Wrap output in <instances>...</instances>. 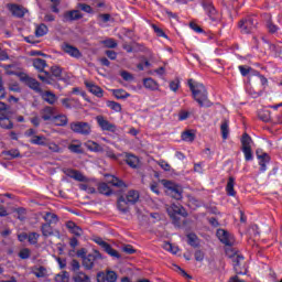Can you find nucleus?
<instances>
[{
	"label": "nucleus",
	"mask_w": 282,
	"mask_h": 282,
	"mask_svg": "<svg viewBox=\"0 0 282 282\" xmlns=\"http://www.w3.org/2000/svg\"><path fill=\"white\" fill-rule=\"evenodd\" d=\"M187 86L192 91V97L197 102L199 107L210 108L213 107V101L208 99V89L204 84L191 78L187 80Z\"/></svg>",
	"instance_id": "f257e3e1"
},
{
	"label": "nucleus",
	"mask_w": 282,
	"mask_h": 282,
	"mask_svg": "<svg viewBox=\"0 0 282 282\" xmlns=\"http://www.w3.org/2000/svg\"><path fill=\"white\" fill-rule=\"evenodd\" d=\"M200 6L207 15L206 22L208 25H212V28H217L219 23H221V13L217 11L215 8V4L213 3V0H199Z\"/></svg>",
	"instance_id": "f03ea898"
},
{
	"label": "nucleus",
	"mask_w": 282,
	"mask_h": 282,
	"mask_svg": "<svg viewBox=\"0 0 282 282\" xmlns=\"http://www.w3.org/2000/svg\"><path fill=\"white\" fill-rule=\"evenodd\" d=\"M37 78L45 85H54L56 80H63V68L61 66H52L51 73L44 72V75H37Z\"/></svg>",
	"instance_id": "7ed1b4c3"
},
{
	"label": "nucleus",
	"mask_w": 282,
	"mask_h": 282,
	"mask_svg": "<svg viewBox=\"0 0 282 282\" xmlns=\"http://www.w3.org/2000/svg\"><path fill=\"white\" fill-rule=\"evenodd\" d=\"M161 184L165 188V193L169 197L177 200L182 199V194L184 193L182 185L169 180H161Z\"/></svg>",
	"instance_id": "20e7f679"
},
{
	"label": "nucleus",
	"mask_w": 282,
	"mask_h": 282,
	"mask_svg": "<svg viewBox=\"0 0 282 282\" xmlns=\"http://www.w3.org/2000/svg\"><path fill=\"white\" fill-rule=\"evenodd\" d=\"M169 217L172 218L174 226H181L180 217H188L186 209L180 204L173 203L166 208Z\"/></svg>",
	"instance_id": "39448f33"
},
{
	"label": "nucleus",
	"mask_w": 282,
	"mask_h": 282,
	"mask_svg": "<svg viewBox=\"0 0 282 282\" xmlns=\"http://www.w3.org/2000/svg\"><path fill=\"white\" fill-rule=\"evenodd\" d=\"M229 259H231L232 261L236 274H239L241 276L248 274V264L246 263V258L242 254L232 253L229 254Z\"/></svg>",
	"instance_id": "423d86ee"
},
{
	"label": "nucleus",
	"mask_w": 282,
	"mask_h": 282,
	"mask_svg": "<svg viewBox=\"0 0 282 282\" xmlns=\"http://www.w3.org/2000/svg\"><path fill=\"white\" fill-rule=\"evenodd\" d=\"M241 151L245 155L246 162H252L254 155L252 154V138L248 133H243L241 138Z\"/></svg>",
	"instance_id": "0eeeda50"
},
{
	"label": "nucleus",
	"mask_w": 282,
	"mask_h": 282,
	"mask_svg": "<svg viewBox=\"0 0 282 282\" xmlns=\"http://www.w3.org/2000/svg\"><path fill=\"white\" fill-rule=\"evenodd\" d=\"M0 128L7 130L14 129V123L8 116V105L3 101H0Z\"/></svg>",
	"instance_id": "6e6552de"
},
{
	"label": "nucleus",
	"mask_w": 282,
	"mask_h": 282,
	"mask_svg": "<svg viewBox=\"0 0 282 282\" xmlns=\"http://www.w3.org/2000/svg\"><path fill=\"white\" fill-rule=\"evenodd\" d=\"M70 130L78 135H91V123L85 121H75L70 123Z\"/></svg>",
	"instance_id": "1a4fd4ad"
},
{
	"label": "nucleus",
	"mask_w": 282,
	"mask_h": 282,
	"mask_svg": "<svg viewBox=\"0 0 282 282\" xmlns=\"http://www.w3.org/2000/svg\"><path fill=\"white\" fill-rule=\"evenodd\" d=\"M102 259V254L99 251L95 250L91 253H88L87 257L83 259V265L86 270H93L94 265Z\"/></svg>",
	"instance_id": "9d476101"
},
{
	"label": "nucleus",
	"mask_w": 282,
	"mask_h": 282,
	"mask_svg": "<svg viewBox=\"0 0 282 282\" xmlns=\"http://www.w3.org/2000/svg\"><path fill=\"white\" fill-rule=\"evenodd\" d=\"M238 28L241 34H252L257 28V23H254V19L246 18L239 21Z\"/></svg>",
	"instance_id": "9b49d317"
},
{
	"label": "nucleus",
	"mask_w": 282,
	"mask_h": 282,
	"mask_svg": "<svg viewBox=\"0 0 282 282\" xmlns=\"http://www.w3.org/2000/svg\"><path fill=\"white\" fill-rule=\"evenodd\" d=\"M96 122L101 131H109L110 133L118 131V126L107 120L105 116H97Z\"/></svg>",
	"instance_id": "f8f14e48"
},
{
	"label": "nucleus",
	"mask_w": 282,
	"mask_h": 282,
	"mask_svg": "<svg viewBox=\"0 0 282 282\" xmlns=\"http://www.w3.org/2000/svg\"><path fill=\"white\" fill-rule=\"evenodd\" d=\"M256 155H257L258 164L260 166L259 172L265 173V171H268V165L270 164V160H272L270 158V154H268L267 152H263L262 150H257Z\"/></svg>",
	"instance_id": "ddd939ff"
},
{
	"label": "nucleus",
	"mask_w": 282,
	"mask_h": 282,
	"mask_svg": "<svg viewBox=\"0 0 282 282\" xmlns=\"http://www.w3.org/2000/svg\"><path fill=\"white\" fill-rule=\"evenodd\" d=\"M216 237L224 246H229V248L235 246V238H232V235L226 229H217Z\"/></svg>",
	"instance_id": "4468645a"
},
{
	"label": "nucleus",
	"mask_w": 282,
	"mask_h": 282,
	"mask_svg": "<svg viewBox=\"0 0 282 282\" xmlns=\"http://www.w3.org/2000/svg\"><path fill=\"white\" fill-rule=\"evenodd\" d=\"M62 50L63 52H65V54H68V56H70L72 58H83V53L80 52V50H78V47L69 43H64L62 45Z\"/></svg>",
	"instance_id": "2eb2a0df"
},
{
	"label": "nucleus",
	"mask_w": 282,
	"mask_h": 282,
	"mask_svg": "<svg viewBox=\"0 0 282 282\" xmlns=\"http://www.w3.org/2000/svg\"><path fill=\"white\" fill-rule=\"evenodd\" d=\"M20 80L26 85L33 91H41V83L35 78L30 77V75H24L20 77Z\"/></svg>",
	"instance_id": "dca6fc26"
},
{
	"label": "nucleus",
	"mask_w": 282,
	"mask_h": 282,
	"mask_svg": "<svg viewBox=\"0 0 282 282\" xmlns=\"http://www.w3.org/2000/svg\"><path fill=\"white\" fill-rule=\"evenodd\" d=\"M96 243H98V246H101L104 252H106L110 257H115V259L121 258L120 253L116 249H113V247H111V245H109L107 241L99 239L96 241Z\"/></svg>",
	"instance_id": "f3484780"
},
{
	"label": "nucleus",
	"mask_w": 282,
	"mask_h": 282,
	"mask_svg": "<svg viewBox=\"0 0 282 282\" xmlns=\"http://www.w3.org/2000/svg\"><path fill=\"white\" fill-rule=\"evenodd\" d=\"M56 109L52 106H46L44 107L40 113H41V119L44 120V122H48L50 120H54L56 117L55 115Z\"/></svg>",
	"instance_id": "a211bd4d"
},
{
	"label": "nucleus",
	"mask_w": 282,
	"mask_h": 282,
	"mask_svg": "<svg viewBox=\"0 0 282 282\" xmlns=\"http://www.w3.org/2000/svg\"><path fill=\"white\" fill-rule=\"evenodd\" d=\"M85 85L90 94L96 96L97 98H102L105 96V90L100 88V86L91 83V82H85Z\"/></svg>",
	"instance_id": "6ab92c4d"
},
{
	"label": "nucleus",
	"mask_w": 282,
	"mask_h": 282,
	"mask_svg": "<svg viewBox=\"0 0 282 282\" xmlns=\"http://www.w3.org/2000/svg\"><path fill=\"white\" fill-rule=\"evenodd\" d=\"M129 206H131V205L129 204L127 198H124V196L118 197L117 208H118L119 213H122V215H127V213H129V210H131V208Z\"/></svg>",
	"instance_id": "aec40b11"
},
{
	"label": "nucleus",
	"mask_w": 282,
	"mask_h": 282,
	"mask_svg": "<svg viewBox=\"0 0 282 282\" xmlns=\"http://www.w3.org/2000/svg\"><path fill=\"white\" fill-rule=\"evenodd\" d=\"M80 19H83V13L79 10H70L64 13V21H80Z\"/></svg>",
	"instance_id": "412c9836"
},
{
	"label": "nucleus",
	"mask_w": 282,
	"mask_h": 282,
	"mask_svg": "<svg viewBox=\"0 0 282 282\" xmlns=\"http://www.w3.org/2000/svg\"><path fill=\"white\" fill-rule=\"evenodd\" d=\"M9 11L17 19H23L25 17V9L19 4H9Z\"/></svg>",
	"instance_id": "4be33fe9"
},
{
	"label": "nucleus",
	"mask_w": 282,
	"mask_h": 282,
	"mask_svg": "<svg viewBox=\"0 0 282 282\" xmlns=\"http://www.w3.org/2000/svg\"><path fill=\"white\" fill-rule=\"evenodd\" d=\"M124 198L130 206H134V204H138L140 199V193L135 189H131L128 192Z\"/></svg>",
	"instance_id": "5701e85b"
},
{
	"label": "nucleus",
	"mask_w": 282,
	"mask_h": 282,
	"mask_svg": "<svg viewBox=\"0 0 282 282\" xmlns=\"http://www.w3.org/2000/svg\"><path fill=\"white\" fill-rule=\"evenodd\" d=\"M124 162L126 164H128V166H130V169H138L140 164V159H138V156L131 153H127L124 158Z\"/></svg>",
	"instance_id": "b1692460"
},
{
	"label": "nucleus",
	"mask_w": 282,
	"mask_h": 282,
	"mask_svg": "<svg viewBox=\"0 0 282 282\" xmlns=\"http://www.w3.org/2000/svg\"><path fill=\"white\" fill-rule=\"evenodd\" d=\"M143 87H145V89H150V91H158L160 89L158 82L151 77L143 79Z\"/></svg>",
	"instance_id": "393cba45"
},
{
	"label": "nucleus",
	"mask_w": 282,
	"mask_h": 282,
	"mask_svg": "<svg viewBox=\"0 0 282 282\" xmlns=\"http://www.w3.org/2000/svg\"><path fill=\"white\" fill-rule=\"evenodd\" d=\"M220 132L223 140H228V135H230V121L228 119H224L220 124Z\"/></svg>",
	"instance_id": "a878e982"
},
{
	"label": "nucleus",
	"mask_w": 282,
	"mask_h": 282,
	"mask_svg": "<svg viewBox=\"0 0 282 282\" xmlns=\"http://www.w3.org/2000/svg\"><path fill=\"white\" fill-rule=\"evenodd\" d=\"M66 228L69 230V232H72V235H75L76 237H80V235H83V229L72 220L66 223Z\"/></svg>",
	"instance_id": "bb28decb"
},
{
	"label": "nucleus",
	"mask_w": 282,
	"mask_h": 282,
	"mask_svg": "<svg viewBox=\"0 0 282 282\" xmlns=\"http://www.w3.org/2000/svg\"><path fill=\"white\" fill-rule=\"evenodd\" d=\"M226 193L229 197H236L237 192L235 191V177L230 176L226 185Z\"/></svg>",
	"instance_id": "cd10ccee"
},
{
	"label": "nucleus",
	"mask_w": 282,
	"mask_h": 282,
	"mask_svg": "<svg viewBox=\"0 0 282 282\" xmlns=\"http://www.w3.org/2000/svg\"><path fill=\"white\" fill-rule=\"evenodd\" d=\"M53 122H55L57 127H67L69 119L65 115H55Z\"/></svg>",
	"instance_id": "c85d7f7f"
},
{
	"label": "nucleus",
	"mask_w": 282,
	"mask_h": 282,
	"mask_svg": "<svg viewBox=\"0 0 282 282\" xmlns=\"http://www.w3.org/2000/svg\"><path fill=\"white\" fill-rule=\"evenodd\" d=\"M33 67L37 69L40 73L45 74V68L47 67V62L42 58H35L33 59Z\"/></svg>",
	"instance_id": "c756f323"
},
{
	"label": "nucleus",
	"mask_w": 282,
	"mask_h": 282,
	"mask_svg": "<svg viewBox=\"0 0 282 282\" xmlns=\"http://www.w3.org/2000/svg\"><path fill=\"white\" fill-rule=\"evenodd\" d=\"M69 172V177H72V180H75L76 182H87V177H85V175H83V173H80V171L77 170H68Z\"/></svg>",
	"instance_id": "7c9ffc66"
},
{
	"label": "nucleus",
	"mask_w": 282,
	"mask_h": 282,
	"mask_svg": "<svg viewBox=\"0 0 282 282\" xmlns=\"http://www.w3.org/2000/svg\"><path fill=\"white\" fill-rule=\"evenodd\" d=\"M86 147L88 151L93 153H102V145L98 144L96 141H87Z\"/></svg>",
	"instance_id": "2f4dec72"
},
{
	"label": "nucleus",
	"mask_w": 282,
	"mask_h": 282,
	"mask_svg": "<svg viewBox=\"0 0 282 282\" xmlns=\"http://www.w3.org/2000/svg\"><path fill=\"white\" fill-rule=\"evenodd\" d=\"M112 95L117 100H126V98L131 96V94L127 93L124 89H112Z\"/></svg>",
	"instance_id": "473e14b6"
},
{
	"label": "nucleus",
	"mask_w": 282,
	"mask_h": 282,
	"mask_svg": "<svg viewBox=\"0 0 282 282\" xmlns=\"http://www.w3.org/2000/svg\"><path fill=\"white\" fill-rule=\"evenodd\" d=\"M98 193L100 195H106L107 197L113 195V192L111 191V187L107 183H100L98 186Z\"/></svg>",
	"instance_id": "72a5a7b5"
},
{
	"label": "nucleus",
	"mask_w": 282,
	"mask_h": 282,
	"mask_svg": "<svg viewBox=\"0 0 282 282\" xmlns=\"http://www.w3.org/2000/svg\"><path fill=\"white\" fill-rule=\"evenodd\" d=\"M47 139L45 135H34L33 139H31V144H36L37 147H47Z\"/></svg>",
	"instance_id": "f704fd0d"
},
{
	"label": "nucleus",
	"mask_w": 282,
	"mask_h": 282,
	"mask_svg": "<svg viewBox=\"0 0 282 282\" xmlns=\"http://www.w3.org/2000/svg\"><path fill=\"white\" fill-rule=\"evenodd\" d=\"M32 274L36 276V279H45L47 276V269L43 265L36 267L33 271Z\"/></svg>",
	"instance_id": "c9c22d12"
},
{
	"label": "nucleus",
	"mask_w": 282,
	"mask_h": 282,
	"mask_svg": "<svg viewBox=\"0 0 282 282\" xmlns=\"http://www.w3.org/2000/svg\"><path fill=\"white\" fill-rule=\"evenodd\" d=\"M73 281L74 282H91V278H89V275L85 274V272L79 271V272L75 273V275L73 276Z\"/></svg>",
	"instance_id": "e433bc0d"
},
{
	"label": "nucleus",
	"mask_w": 282,
	"mask_h": 282,
	"mask_svg": "<svg viewBox=\"0 0 282 282\" xmlns=\"http://www.w3.org/2000/svg\"><path fill=\"white\" fill-rule=\"evenodd\" d=\"M42 219H44L46 224H58V216L54 213L46 212Z\"/></svg>",
	"instance_id": "4c0bfd02"
},
{
	"label": "nucleus",
	"mask_w": 282,
	"mask_h": 282,
	"mask_svg": "<svg viewBox=\"0 0 282 282\" xmlns=\"http://www.w3.org/2000/svg\"><path fill=\"white\" fill-rule=\"evenodd\" d=\"M41 231L43 237H52V235H54V229L52 228V225L48 223L42 224Z\"/></svg>",
	"instance_id": "58836bf2"
},
{
	"label": "nucleus",
	"mask_w": 282,
	"mask_h": 282,
	"mask_svg": "<svg viewBox=\"0 0 282 282\" xmlns=\"http://www.w3.org/2000/svg\"><path fill=\"white\" fill-rule=\"evenodd\" d=\"M47 32H50V29L47 28V25H45L44 23H41L35 29V36L37 39H41V36H45V34H47Z\"/></svg>",
	"instance_id": "ea45409f"
},
{
	"label": "nucleus",
	"mask_w": 282,
	"mask_h": 282,
	"mask_svg": "<svg viewBox=\"0 0 282 282\" xmlns=\"http://www.w3.org/2000/svg\"><path fill=\"white\" fill-rule=\"evenodd\" d=\"M187 243L192 246V248H199V238L195 234H188Z\"/></svg>",
	"instance_id": "a19ab883"
},
{
	"label": "nucleus",
	"mask_w": 282,
	"mask_h": 282,
	"mask_svg": "<svg viewBox=\"0 0 282 282\" xmlns=\"http://www.w3.org/2000/svg\"><path fill=\"white\" fill-rule=\"evenodd\" d=\"M181 138L183 142H195V133H193V130L183 131Z\"/></svg>",
	"instance_id": "79ce46f5"
},
{
	"label": "nucleus",
	"mask_w": 282,
	"mask_h": 282,
	"mask_svg": "<svg viewBox=\"0 0 282 282\" xmlns=\"http://www.w3.org/2000/svg\"><path fill=\"white\" fill-rule=\"evenodd\" d=\"M265 26H267L269 34H279V30H281V28H279V25L274 24V22H272V20H268Z\"/></svg>",
	"instance_id": "37998d69"
},
{
	"label": "nucleus",
	"mask_w": 282,
	"mask_h": 282,
	"mask_svg": "<svg viewBox=\"0 0 282 282\" xmlns=\"http://www.w3.org/2000/svg\"><path fill=\"white\" fill-rule=\"evenodd\" d=\"M42 98L48 105H54V102H56V95L52 91H45Z\"/></svg>",
	"instance_id": "c03bdc74"
},
{
	"label": "nucleus",
	"mask_w": 282,
	"mask_h": 282,
	"mask_svg": "<svg viewBox=\"0 0 282 282\" xmlns=\"http://www.w3.org/2000/svg\"><path fill=\"white\" fill-rule=\"evenodd\" d=\"M107 107H109V109L112 111H116V113H120V111H122V105L117 101H107Z\"/></svg>",
	"instance_id": "a18cd8bd"
},
{
	"label": "nucleus",
	"mask_w": 282,
	"mask_h": 282,
	"mask_svg": "<svg viewBox=\"0 0 282 282\" xmlns=\"http://www.w3.org/2000/svg\"><path fill=\"white\" fill-rule=\"evenodd\" d=\"M56 282H69V273L67 271H63L55 275Z\"/></svg>",
	"instance_id": "49530a36"
},
{
	"label": "nucleus",
	"mask_w": 282,
	"mask_h": 282,
	"mask_svg": "<svg viewBox=\"0 0 282 282\" xmlns=\"http://www.w3.org/2000/svg\"><path fill=\"white\" fill-rule=\"evenodd\" d=\"M68 150L70 151V153H77V155H80L84 153L82 144L72 143L68 145Z\"/></svg>",
	"instance_id": "de8ad7c7"
},
{
	"label": "nucleus",
	"mask_w": 282,
	"mask_h": 282,
	"mask_svg": "<svg viewBox=\"0 0 282 282\" xmlns=\"http://www.w3.org/2000/svg\"><path fill=\"white\" fill-rule=\"evenodd\" d=\"M77 8L82 10V12H86V14H94V9L87 3H78Z\"/></svg>",
	"instance_id": "09e8293b"
},
{
	"label": "nucleus",
	"mask_w": 282,
	"mask_h": 282,
	"mask_svg": "<svg viewBox=\"0 0 282 282\" xmlns=\"http://www.w3.org/2000/svg\"><path fill=\"white\" fill-rule=\"evenodd\" d=\"M271 52H273L275 58H280L282 61V46L281 45H271Z\"/></svg>",
	"instance_id": "8fccbe9b"
},
{
	"label": "nucleus",
	"mask_w": 282,
	"mask_h": 282,
	"mask_svg": "<svg viewBox=\"0 0 282 282\" xmlns=\"http://www.w3.org/2000/svg\"><path fill=\"white\" fill-rule=\"evenodd\" d=\"M163 248L167 252H172V254H177V252H180V249L177 247L173 246V243H171V242H164Z\"/></svg>",
	"instance_id": "3c124183"
},
{
	"label": "nucleus",
	"mask_w": 282,
	"mask_h": 282,
	"mask_svg": "<svg viewBox=\"0 0 282 282\" xmlns=\"http://www.w3.org/2000/svg\"><path fill=\"white\" fill-rule=\"evenodd\" d=\"M39 237H41V235L37 232H30L28 238L29 243H31V246H36V243H39Z\"/></svg>",
	"instance_id": "603ef678"
},
{
	"label": "nucleus",
	"mask_w": 282,
	"mask_h": 282,
	"mask_svg": "<svg viewBox=\"0 0 282 282\" xmlns=\"http://www.w3.org/2000/svg\"><path fill=\"white\" fill-rule=\"evenodd\" d=\"M3 155H9V160H15V158H21V152L19 150L4 151Z\"/></svg>",
	"instance_id": "864d4df0"
},
{
	"label": "nucleus",
	"mask_w": 282,
	"mask_h": 282,
	"mask_svg": "<svg viewBox=\"0 0 282 282\" xmlns=\"http://www.w3.org/2000/svg\"><path fill=\"white\" fill-rule=\"evenodd\" d=\"M14 213H17L18 217L17 219H19V221H25V215H26V210L23 207H18Z\"/></svg>",
	"instance_id": "5fc2aeb1"
},
{
	"label": "nucleus",
	"mask_w": 282,
	"mask_h": 282,
	"mask_svg": "<svg viewBox=\"0 0 282 282\" xmlns=\"http://www.w3.org/2000/svg\"><path fill=\"white\" fill-rule=\"evenodd\" d=\"M104 45L109 50H116V47H118V42H116L113 39H107L104 41Z\"/></svg>",
	"instance_id": "6e6d98bb"
},
{
	"label": "nucleus",
	"mask_w": 282,
	"mask_h": 282,
	"mask_svg": "<svg viewBox=\"0 0 282 282\" xmlns=\"http://www.w3.org/2000/svg\"><path fill=\"white\" fill-rule=\"evenodd\" d=\"M106 281L107 282L118 281V273H116V271H107L106 272Z\"/></svg>",
	"instance_id": "4d7b16f0"
},
{
	"label": "nucleus",
	"mask_w": 282,
	"mask_h": 282,
	"mask_svg": "<svg viewBox=\"0 0 282 282\" xmlns=\"http://www.w3.org/2000/svg\"><path fill=\"white\" fill-rule=\"evenodd\" d=\"M110 184H111L112 186H116L117 188H122V186H123L124 188L127 187V184H124V183L122 182V180H120V178H118V177H116V176L112 177V180L110 181Z\"/></svg>",
	"instance_id": "13d9d810"
},
{
	"label": "nucleus",
	"mask_w": 282,
	"mask_h": 282,
	"mask_svg": "<svg viewBox=\"0 0 282 282\" xmlns=\"http://www.w3.org/2000/svg\"><path fill=\"white\" fill-rule=\"evenodd\" d=\"M155 34L158 36H160L161 39H169V35H166V33L164 32V30H162L161 28H159L158 25L153 24L152 25Z\"/></svg>",
	"instance_id": "bf43d9fd"
},
{
	"label": "nucleus",
	"mask_w": 282,
	"mask_h": 282,
	"mask_svg": "<svg viewBox=\"0 0 282 282\" xmlns=\"http://www.w3.org/2000/svg\"><path fill=\"white\" fill-rule=\"evenodd\" d=\"M70 270H72V272H75V274L80 272L79 271L80 270V262H78V260H76V259H73L70 261Z\"/></svg>",
	"instance_id": "052dcab7"
},
{
	"label": "nucleus",
	"mask_w": 282,
	"mask_h": 282,
	"mask_svg": "<svg viewBox=\"0 0 282 282\" xmlns=\"http://www.w3.org/2000/svg\"><path fill=\"white\" fill-rule=\"evenodd\" d=\"M253 76L260 80L262 87H268V78L265 76L261 75L259 72H256Z\"/></svg>",
	"instance_id": "680f3d73"
},
{
	"label": "nucleus",
	"mask_w": 282,
	"mask_h": 282,
	"mask_svg": "<svg viewBox=\"0 0 282 282\" xmlns=\"http://www.w3.org/2000/svg\"><path fill=\"white\" fill-rule=\"evenodd\" d=\"M122 252H126V254H135L137 250L131 245H124L122 247Z\"/></svg>",
	"instance_id": "e2e57ef3"
},
{
	"label": "nucleus",
	"mask_w": 282,
	"mask_h": 282,
	"mask_svg": "<svg viewBox=\"0 0 282 282\" xmlns=\"http://www.w3.org/2000/svg\"><path fill=\"white\" fill-rule=\"evenodd\" d=\"M180 85H181V82L177 78L172 80V82H170V89H171V91L176 93L177 89H180Z\"/></svg>",
	"instance_id": "0e129e2a"
},
{
	"label": "nucleus",
	"mask_w": 282,
	"mask_h": 282,
	"mask_svg": "<svg viewBox=\"0 0 282 282\" xmlns=\"http://www.w3.org/2000/svg\"><path fill=\"white\" fill-rule=\"evenodd\" d=\"M205 257H206V254L202 250H196L194 253L195 261H198V262L204 261Z\"/></svg>",
	"instance_id": "69168bd1"
},
{
	"label": "nucleus",
	"mask_w": 282,
	"mask_h": 282,
	"mask_svg": "<svg viewBox=\"0 0 282 282\" xmlns=\"http://www.w3.org/2000/svg\"><path fill=\"white\" fill-rule=\"evenodd\" d=\"M238 69L240 72L241 76H248V74H250L252 68L243 66V65H240V66H238Z\"/></svg>",
	"instance_id": "338daca9"
},
{
	"label": "nucleus",
	"mask_w": 282,
	"mask_h": 282,
	"mask_svg": "<svg viewBox=\"0 0 282 282\" xmlns=\"http://www.w3.org/2000/svg\"><path fill=\"white\" fill-rule=\"evenodd\" d=\"M19 257L20 259H30V249L28 248L21 249L19 252Z\"/></svg>",
	"instance_id": "774afa93"
}]
</instances>
